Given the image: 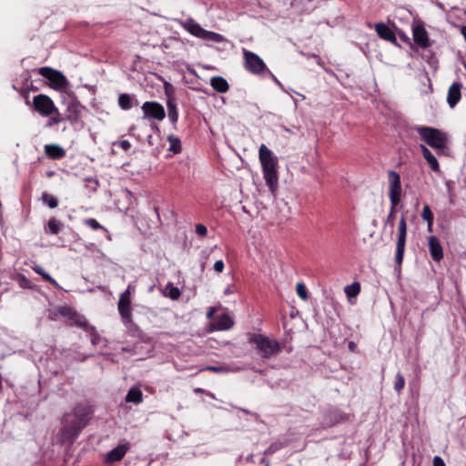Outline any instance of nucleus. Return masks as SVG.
Instances as JSON below:
<instances>
[{
  "instance_id": "33",
  "label": "nucleus",
  "mask_w": 466,
  "mask_h": 466,
  "mask_svg": "<svg viewBox=\"0 0 466 466\" xmlns=\"http://www.w3.org/2000/svg\"><path fill=\"white\" fill-rule=\"evenodd\" d=\"M405 386V379L400 372L396 374L395 382H394V390L397 392H400Z\"/></svg>"
},
{
  "instance_id": "34",
  "label": "nucleus",
  "mask_w": 466,
  "mask_h": 466,
  "mask_svg": "<svg viewBox=\"0 0 466 466\" xmlns=\"http://www.w3.org/2000/svg\"><path fill=\"white\" fill-rule=\"evenodd\" d=\"M84 223L93 230L103 229L106 231V228L100 225L99 222L95 218H86L84 220Z\"/></svg>"
},
{
  "instance_id": "16",
  "label": "nucleus",
  "mask_w": 466,
  "mask_h": 466,
  "mask_svg": "<svg viewBox=\"0 0 466 466\" xmlns=\"http://www.w3.org/2000/svg\"><path fill=\"white\" fill-rule=\"evenodd\" d=\"M118 312L125 324H130L132 322V309L131 299L126 298H119L117 303Z\"/></svg>"
},
{
  "instance_id": "29",
  "label": "nucleus",
  "mask_w": 466,
  "mask_h": 466,
  "mask_svg": "<svg viewBox=\"0 0 466 466\" xmlns=\"http://www.w3.org/2000/svg\"><path fill=\"white\" fill-rule=\"evenodd\" d=\"M118 105L124 110H128L132 107V98L127 94H121L118 96Z\"/></svg>"
},
{
  "instance_id": "19",
  "label": "nucleus",
  "mask_w": 466,
  "mask_h": 466,
  "mask_svg": "<svg viewBox=\"0 0 466 466\" xmlns=\"http://www.w3.org/2000/svg\"><path fill=\"white\" fill-rule=\"evenodd\" d=\"M45 153L51 159H61L66 156V150L56 144L46 145Z\"/></svg>"
},
{
  "instance_id": "15",
  "label": "nucleus",
  "mask_w": 466,
  "mask_h": 466,
  "mask_svg": "<svg viewBox=\"0 0 466 466\" xmlns=\"http://www.w3.org/2000/svg\"><path fill=\"white\" fill-rule=\"evenodd\" d=\"M74 415L76 418L75 429L76 434L85 426L88 415L91 413V410L87 406L78 405L74 409Z\"/></svg>"
},
{
  "instance_id": "41",
  "label": "nucleus",
  "mask_w": 466,
  "mask_h": 466,
  "mask_svg": "<svg viewBox=\"0 0 466 466\" xmlns=\"http://www.w3.org/2000/svg\"><path fill=\"white\" fill-rule=\"evenodd\" d=\"M45 280L48 281L49 283H51L53 286H55L56 288H59V285L58 283L56 281V279H54L48 273L45 272L42 276H41Z\"/></svg>"
},
{
  "instance_id": "40",
  "label": "nucleus",
  "mask_w": 466,
  "mask_h": 466,
  "mask_svg": "<svg viewBox=\"0 0 466 466\" xmlns=\"http://www.w3.org/2000/svg\"><path fill=\"white\" fill-rule=\"evenodd\" d=\"M45 280L48 281L49 283H51L53 286H55L56 288H59V285L58 283L56 281V279H54L48 273L45 272L42 276H41Z\"/></svg>"
},
{
  "instance_id": "21",
  "label": "nucleus",
  "mask_w": 466,
  "mask_h": 466,
  "mask_svg": "<svg viewBox=\"0 0 466 466\" xmlns=\"http://www.w3.org/2000/svg\"><path fill=\"white\" fill-rule=\"evenodd\" d=\"M420 148L421 150L423 157L425 158V160L429 164V167H431V169L432 171H434V172H439L440 171V165H439V162H438L437 158L434 157V155L424 145H420Z\"/></svg>"
},
{
  "instance_id": "14",
  "label": "nucleus",
  "mask_w": 466,
  "mask_h": 466,
  "mask_svg": "<svg viewBox=\"0 0 466 466\" xmlns=\"http://www.w3.org/2000/svg\"><path fill=\"white\" fill-rule=\"evenodd\" d=\"M428 246L431 258L439 262L443 258V248L436 236H430L428 238Z\"/></svg>"
},
{
  "instance_id": "44",
  "label": "nucleus",
  "mask_w": 466,
  "mask_h": 466,
  "mask_svg": "<svg viewBox=\"0 0 466 466\" xmlns=\"http://www.w3.org/2000/svg\"><path fill=\"white\" fill-rule=\"evenodd\" d=\"M396 207H397V206H392V205H391V207H390V213H389V215H388V218H387V222H390V221L393 220V218H394V217H395V214H396V212H397V210H396Z\"/></svg>"
},
{
  "instance_id": "35",
  "label": "nucleus",
  "mask_w": 466,
  "mask_h": 466,
  "mask_svg": "<svg viewBox=\"0 0 466 466\" xmlns=\"http://www.w3.org/2000/svg\"><path fill=\"white\" fill-rule=\"evenodd\" d=\"M421 218L426 221H431L434 219L433 213L429 205H425L421 211Z\"/></svg>"
},
{
  "instance_id": "30",
  "label": "nucleus",
  "mask_w": 466,
  "mask_h": 466,
  "mask_svg": "<svg viewBox=\"0 0 466 466\" xmlns=\"http://www.w3.org/2000/svg\"><path fill=\"white\" fill-rule=\"evenodd\" d=\"M344 290L349 298H354L360 293V285L358 282H355L351 285L346 286Z\"/></svg>"
},
{
  "instance_id": "49",
  "label": "nucleus",
  "mask_w": 466,
  "mask_h": 466,
  "mask_svg": "<svg viewBox=\"0 0 466 466\" xmlns=\"http://www.w3.org/2000/svg\"><path fill=\"white\" fill-rule=\"evenodd\" d=\"M348 347L350 351L354 352L357 349V344L354 341H350Z\"/></svg>"
},
{
  "instance_id": "1",
  "label": "nucleus",
  "mask_w": 466,
  "mask_h": 466,
  "mask_svg": "<svg viewBox=\"0 0 466 466\" xmlns=\"http://www.w3.org/2000/svg\"><path fill=\"white\" fill-rule=\"evenodd\" d=\"M258 157L262 167L263 177L271 193L274 194L279 185L278 159L264 144L259 147Z\"/></svg>"
},
{
  "instance_id": "5",
  "label": "nucleus",
  "mask_w": 466,
  "mask_h": 466,
  "mask_svg": "<svg viewBox=\"0 0 466 466\" xmlns=\"http://www.w3.org/2000/svg\"><path fill=\"white\" fill-rule=\"evenodd\" d=\"M244 67L253 75H261L268 70L264 61L255 53L243 49Z\"/></svg>"
},
{
  "instance_id": "38",
  "label": "nucleus",
  "mask_w": 466,
  "mask_h": 466,
  "mask_svg": "<svg viewBox=\"0 0 466 466\" xmlns=\"http://www.w3.org/2000/svg\"><path fill=\"white\" fill-rule=\"evenodd\" d=\"M201 370H209L217 373L228 372L229 370L223 366H206Z\"/></svg>"
},
{
  "instance_id": "10",
  "label": "nucleus",
  "mask_w": 466,
  "mask_h": 466,
  "mask_svg": "<svg viewBox=\"0 0 466 466\" xmlns=\"http://www.w3.org/2000/svg\"><path fill=\"white\" fill-rule=\"evenodd\" d=\"M39 75L50 81V86L55 89H62L67 86V80L65 76L51 67L44 66L38 69Z\"/></svg>"
},
{
  "instance_id": "53",
  "label": "nucleus",
  "mask_w": 466,
  "mask_h": 466,
  "mask_svg": "<svg viewBox=\"0 0 466 466\" xmlns=\"http://www.w3.org/2000/svg\"><path fill=\"white\" fill-rule=\"evenodd\" d=\"M230 292H231V291L229 290V289H227L225 290V294H229Z\"/></svg>"
},
{
  "instance_id": "51",
  "label": "nucleus",
  "mask_w": 466,
  "mask_h": 466,
  "mask_svg": "<svg viewBox=\"0 0 466 466\" xmlns=\"http://www.w3.org/2000/svg\"><path fill=\"white\" fill-rule=\"evenodd\" d=\"M460 30H461V35H463V37H464V39L466 41V25H461Z\"/></svg>"
},
{
  "instance_id": "28",
  "label": "nucleus",
  "mask_w": 466,
  "mask_h": 466,
  "mask_svg": "<svg viewBox=\"0 0 466 466\" xmlns=\"http://www.w3.org/2000/svg\"><path fill=\"white\" fill-rule=\"evenodd\" d=\"M167 140L169 142L168 151L177 154L181 151V143L179 138L174 136H168Z\"/></svg>"
},
{
  "instance_id": "48",
  "label": "nucleus",
  "mask_w": 466,
  "mask_h": 466,
  "mask_svg": "<svg viewBox=\"0 0 466 466\" xmlns=\"http://www.w3.org/2000/svg\"><path fill=\"white\" fill-rule=\"evenodd\" d=\"M215 312H216V309L215 308H213V307L209 308L208 312H207V317L208 319H211L214 316Z\"/></svg>"
},
{
  "instance_id": "31",
  "label": "nucleus",
  "mask_w": 466,
  "mask_h": 466,
  "mask_svg": "<svg viewBox=\"0 0 466 466\" xmlns=\"http://www.w3.org/2000/svg\"><path fill=\"white\" fill-rule=\"evenodd\" d=\"M42 200L45 204H46L50 208H55L57 207L58 202L57 199L48 193H44L42 195Z\"/></svg>"
},
{
  "instance_id": "45",
  "label": "nucleus",
  "mask_w": 466,
  "mask_h": 466,
  "mask_svg": "<svg viewBox=\"0 0 466 466\" xmlns=\"http://www.w3.org/2000/svg\"><path fill=\"white\" fill-rule=\"evenodd\" d=\"M433 466H446L443 460L440 456L433 458Z\"/></svg>"
},
{
  "instance_id": "6",
  "label": "nucleus",
  "mask_w": 466,
  "mask_h": 466,
  "mask_svg": "<svg viewBox=\"0 0 466 466\" xmlns=\"http://www.w3.org/2000/svg\"><path fill=\"white\" fill-rule=\"evenodd\" d=\"M55 316L59 315L66 319V325H75L79 328H87V320L79 315L74 309L68 306H60L54 312Z\"/></svg>"
},
{
  "instance_id": "46",
  "label": "nucleus",
  "mask_w": 466,
  "mask_h": 466,
  "mask_svg": "<svg viewBox=\"0 0 466 466\" xmlns=\"http://www.w3.org/2000/svg\"><path fill=\"white\" fill-rule=\"evenodd\" d=\"M132 290H134V289L131 288V286H128L127 289L120 294V297L119 298H126V299H130V294L132 292Z\"/></svg>"
},
{
  "instance_id": "8",
  "label": "nucleus",
  "mask_w": 466,
  "mask_h": 466,
  "mask_svg": "<svg viewBox=\"0 0 466 466\" xmlns=\"http://www.w3.org/2000/svg\"><path fill=\"white\" fill-rule=\"evenodd\" d=\"M412 36L415 45L422 49H427L431 46L429 34L424 24L420 20H415L411 25Z\"/></svg>"
},
{
  "instance_id": "27",
  "label": "nucleus",
  "mask_w": 466,
  "mask_h": 466,
  "mask_svg": "<svg viewBox=\"0 0 466 466\" xmlns=\"http://www.w3.org/2000/svg\"><path fill=\"white\" fill-rule=\"evenodd\" d=\"M86 332L89 333L90 335V339H91V343L93 345H98L102 339V338L100 337V335L96 332L95 327L89 325V323L87 322V328H83Z\"/></svg>"
},
{
  "instance_id": "7",
  "label": "nucleus",
  "mask_w": 466,
  "mask_h": 466,
  "mask_svg": "<svg viewBox=\"0 0 466 466\" xmlns=\"http://www.w3.org/2000/svg\"><path fill=\"white\" fill-rule=\"evenodd\" d=\"M407 238V223L404 217H401L398 226V236L396 242L395 261L400 265L403 260Z\"/></svg>"
},
{
  "instance_id": "43",
  "label": "nucleus",
  "mask_w": 466,
  "mask_h": 466,
  "mask_svg": "<svg viewBox=\"0 0 466 466\" xmlns=\"http://www.w3.org/2000/svg\"><path fill=\"white\" fill-rule=\"evenodd\" d=\"M118 145L125 151H127L131 147V144L128 140H121Z\"/></svg>"
},
{
  "instance_id": "37",
  "label": "nucleus",
  "mask_w": 466,
  "mask_h": 466,
  "mask_svg": "<svg viewBox=\"0 0 466 466\" xmlns=\"http://www.w3.org/2000/svg\"><path fill=\"white\" fill-rule=\"evenodd\" d=\"M55 116H53L48 122L47 127H52L53 125H57L60 122H62L65 117L61 116V114L58 112V109L56 108V112L54 113Z\"/></svg>"
},
{
  "instance_id": "52",
  "label": "nucleus",
  "mask_w": 466,
  "mask_h": 466,
  "mask_svg": "<svg viewBox=\"0 0 466 466\" xmlns=\"http://www.w3.org/2000/svg\"><path fill=\"white\" fill-rule=\"evenodd\" d=\"M401 38L404 39V40H407V41L410 40L409 37H407L406 35H401Z\"/></svg>"
},
{
  "instance_id": "22",
  "label": "nucleus",
  "mask_w": 466,
  "mask_h": 466,
  "mask_svg": "<svg viewBox=\"0 0 466 466\" xmlns=\"http://www.w3.org/2000/svg\"><path fill=\"white\" fill-rule=\"evenodd\" d=\"M128 449V444L118 445L117 447H116L115 449L108 452V460H110L111 461H120L125 456Z\"/></svg>"
},
{
  "instance_id": "3",
  "label": "nucleus",
  "mask_w": 466,
  "mask_h": 466,
  "mask_svg": "<svg viewBox=\"0 0 466 466\" xmlns=\"http://www.w3.org/2000/svg\"><path fill=\"white\" fill-rule=\"evenodd\" d=\"M415 130L420 135V139L436 149L439 155L447 148L448 136L441 130L431 127H417Z\"/></svg>"
},
{
  "instance_id": "17",
  "label": "nucleus",
  "mask_w": 466,
  "mask_h": 466,
  "mask_svg": "<svg viewBox=\"0 0 466 466\" xmlns=\"http://www.w3.org/2000/svg\"><path fill=\"white\" fill-rule=\"evenodd\" d=\"M461 88L462 84L460 82H454L449 87L447 94V103L451 108H453L461 98Z\"/></svg>"
},
{
  "instance_id": "13",
  "label": "nucleus",
  "mask_w": 466,
  "mask_h": 466,
  "mask_svg": "<svg viewBox=\"0 0 466 466\" xmlns=\"http://www.w3.org/2000/svg\"><path fill=\"white\" fill-rule=\"evenodd\" d=\"M84 106L76 99H70L66 102V110L65 119L71 124L78 123L81 120Z\"/></svg>"
},
{
  "instance_id": "50",
  "label": "nucleus",
  "mask_w": 466,
  "mask_h": 466,
  "mask_svg": "<svg viewBox=\"0 0 466 466\" xmlns=\"http://www.w3.org/2000/svg\"><path fill=\"white\" fill-rule=\"evenodd\" d=\"M432 228H433V220L427 221V229L429 232L432 231Z\"/></svg>"
},
{
  "instance_id": "18",
  "label": "nucleus",
  "mask_w": 466,
  "mask_h": 466,
  "mask_svg": "<svg viewBox=\"0 0 466 466\" xmlns=\"http://www.w3.org/2000/svg\"><path fill=\"white\" fill-rule=\"evenodd\" d=\"M375 30L380 38L391 43H396L397 39L395 33L384 23L376 24Z\"/></svg>"
},
{
  "instance_id": "2",
  "label": "nucleus",
  "mask_w": 466,
  "mask_h": 466,
  "mask_svg": "<svg viewBox=\"0 0 466 466\" xmlns=\"http://www.w3.org/2000/svg\"><path fill=\"white\" fill-rule=\"evenodd\" d=\"M248 341L263 359H270L281 351V345L259 333H248Z\"/></svg>"
},
{
  "instance_id": "9",
  "label": "nucleus",
  "mask_w": 466,
  "mask_h": 466,
  "mask_svg": "<svg viewBox=\"0 0 466 466\" xmlns=\"http://www.w3.org/2000/svg\"><path fill=\"white\" fill-rule=\"evenodd\" d=\"M33 106L42 116H49L56 112L53 100L44 94L33 97Z\"/></svg>"
},
{
  "instance_id": "36",
  "label": "nucleus",
  "mask_w": 466,
  "mask_h": 466,
  "mask_svg": "<svg viewBox=\"0 0 466 466\" xmlns=\"http://www.w3.org/2000/svg\"><path fill=\"white\" fill-rule=\"evenodd\" d=\"M296 291H297V294L299 295V297L303 299V300H307L308 299V293H307V290H306V287L303 283H298L297 286H296Z\"/></svg>"
},
{
  "instance_id": "42",
  "label": "nucleus",
  "mask_w": 466,
  "mask_h": 466,
  "mask_svg": "<svg viewBox=\"0 0 466 466\" xmlns=\"http://www.w3.org/2000/svg\"><path fill=\"white\" fill-rule=\"evenodd\" d=\"M214 269L217 273H221L224 270V262L223 260L219 259L217 260L214 264Z\"/></svg>"
},
{
  "instance_id": "25",
  "label": "nucleus",
  "mask_w": 466,
  "mask_h": 466,
  "mask_svg": "<svg viewBox=\"0 0 466 466\" xmlns=\"http://www.w3.org/2000/svg\"><path fill=\"white\" fill-rule=\"evenodd\" d=\"M163 294L173 300L178 299L181 296L179 289L175 287L171 282L167 284Z\"/></svg>"
},
{
  "instance_id": "20",
  "label": "nucleus",
  "mask_w": 466,
  "mask_h": 466,
  "mask_svg": "<svg viewBox=\"0 0 466 466\" xmlns=\"http://www.w3.org/2000/svg\"><path fill=\"white\" fill-rule=\"evenodd\" d=\"M234 326V320L232 318L224 313L218 317L217 321L213 324V327L217 330H228Z\"/></svg>"
},
{
  "instance_id": "26",
  "label": "nucleus",
  "mask_w": 466,
  "mask_h": 466,
  "mask_svg": "<svg viewBox=\"0 0 466 466\" xmlns=\"http://www.w3.org/2000/svg\"><path fill=\"white\" fill-rule=\"evenodd\" d=\"M142 391L137 388H132L126 396L127 402L140 403L142 401Z\"/></svg>"
},
{
  "instance_id": "47",
  "label": "nucleus",
  "mask_w": 466,
  "mask_h": 466,
  "mask_svg": "<svg viewBox=\"0 0 466 466\" xmlns=\"http://www.w3.org/2000/svg\"><path fill=\"white\" fill-rule=\"evenodd\" d=\"M32 268L35 273H37L40 276H42L46 272L44 268L39 265H34Z\"/></svg>"
},
{
  "instance_id": "12",
  "label": "nucleus",
  "mask_w": 466,
  "mask_h": 466,
  "mask_svg": "<svg viewBox=\"0 0 466 466\" xmlns=\"http://www.w3.org/2000/svg\"><path fill=\"white\" fill-rule=\"evenodd\" d=\"M141 109L143 117L146 119L162 121L166 116L164 106L157 102L147 101L142 105Z\"/></svg>"
},
{
  "instance_id": "24",
  "label": "nucleus",
  "mask_w": 466,
  "mask_h": 466,
  "mask_svg": "<svg viewBox=\"0 0 466 466\" xmlns=\"http://www.w3.org/2000/svg\"><path fill=\"white\" fill-rule=\"evenodd\" d=\"M168 118L173 123L176 124L178 119V113L177 109L176 102L173 98H169L167 103Z\"/></svg>"
},
{
  "instance_id": "23",
  "label": "nucleus",
  "mask_w": 466,
  "mask_h": 466,
  "mask_svg": "<svg viewBox=\"0 0 466 466\" xmlns=\"http://www.w3.org/2000/svg\"><path fill=\"white\" fill-rule=\"evenodd\" d=\"M210 85L218 93H226L228 90V84L222 76H213L210 79Z\"/></svg>"
},
{
  "instance_id": "4",
  "label": "nucleus",
  "mask_w": 466,
  "mask_h": 466,
  "mask_svg": "<svg viewBox=\"0 0 466 466\" xmlns=\"http://www.w3.org/2000/svg\"><path fill=\"white\" fill-rule=\"evenodd\" d=\"M181 25L185 30L198 38L217 43L222 42L224 40V37L221 35L202 28L201 25L195 22L193 19H188L183 22Z\"/></svg>"
},
{
  "instance_id": "39",
  "label": "nucleus",
  "mask_w": 466,
  "mask_h": 466,
  "mask_svg": "<svg viewBox=\"0 0 466 466\" xmlns=\"http://www.w3.org/2000/svg\"><path fill=\"white\" fill-rule=\"evenodd\" d=\"M196 233L201 237H205L208 234V228L203 224H198L196 226Z\"/></svg>"
},
{
  "instance_id": "32",
  "label": "nucleus",
  "mask_w": 466,
  "mask_h": 466,
  "mask_svg": "<svg viewBox=\"0 0 466 466\" xmlns=\"http://www.w3.org/2000/svg\"><path fill=\"white\" fill-rule=\"evenodd\" d=\"M48 232L57 234L61 228V223L56 218H50L47 223Z\"/></svg>"
},
{
  "instance_id": "11",
  "label": "nucleus",
  "mask_w": 466,
  "mask_h": 466,
  "mask_svg": "<svg viewBox=\"0 0 466 466\" xmlns=\"http://www.w3.org/2000/svg\"><path fill=\"white\" fill-rule=\"evenodd\" d=\"M389 177V198L392 206H398L400 202L401 195V182L400 175L390 170L388 173Z\"/></svg>"
}]
</instances>
